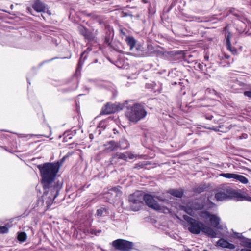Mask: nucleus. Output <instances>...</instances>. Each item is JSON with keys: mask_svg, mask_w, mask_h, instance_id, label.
<instances>
[{"mask_svg": "<svg viewBox=\"0 0 251 251\" xmlns=\"http://www.w3.org/2000/svg\"><path fill=\"white\" fill-rule=\"evenodd\" d=\"M131 209L135 211L139 210L143 204L144 201L150 208L156 210H160L161 207L154 200V197L150 194H143L138 191L130 195L128 198Z\"/></svg>", "mask_w": 251, "mask_h": 251, "instance_id": "nucleus-1", "label": "nucleus"}, {"mask_svg": "<svg viewBox=\"0 0 251 251\" xmlns=\"http://www.w3.org/2000/svg\"><path fill=\"white\" fill-rule=\"evenodd\" d=\"M147 115L144 105L135 103L131 106H127L125 112L126 118L131 122L137 123L144 119Z\"/></svg>", "mask_w": 251, "mask_h": 251, "instance_id": "nucleus-3", "label": "nucleus"}, {"mask_svg": "<svg viewBox=\"0 0 251 251\" xmlns=\"http://www.w3.org/2000/svg\"><path fill=\"white\" fill-rule=\"evenodd\" d=\"M224 177L227 178H233L235 179L236 174L234 173H222L220 175Z\"/></svg>", "mask_w": 251, "mask_h": 251, "instance_id": "nucleus-27", "label": "nucleus"}, {"mask_svg": "<svg viewBox=\"0 0 251 251\" xmlns=\"http://www.w3.org/2000/svg\"><path fill=\"white\" fill-rule=\"evenodd\" d=\"M224 191L226 197L228 200L239 197V194L229 187H226Z\"/></svg>", "mask_w": 251, "mask_h": 251, "instance_id": "nucleus-13", "label": "nucleus"}, {"mask_svg": "<svg viewBox=\"0 0 251 251\" xmlns=\"http://www.w3.org/2000/svg\"><path fill=\"white\" fill-rule=\"evenodd\" d=\"M193 18V20L195 21H198L199 22H201L203 21L202 20H201V18L200 17H194Z\"/></svg>", "mask_w": 251, "mask_h": 251, "instance_id": "nucleus-36", "label": "nucleus"}, {"mask_svg": "<svg viewBox=\"0 0 251 251\" xmlns=\"http://www.w3.org/2000/svg\"><path fill=\"white\" fill-rule=\"evenodd\" d=\"M215 198L218 201H222L224 200H228L226 197L225 192H219L216 193Z\"/></svg>", "mask_w": 251, "mask_h": 251, "instance_id": "nucleus-20", "label": "nucleus"}, {"mask_svg": "<svg viewBox=\"0 0 251 251\" xmlns=\"http://www.w3.org/2000/svg\"><path fill=\"white\" fill-rule=\"evenodd\" d=\"M67 156H64L62 159H61L60 160H58L57 162H53L52 163L55 165L58 166V170H59V168L62 166L63 163H64L65 159L67 158Z\"/></svg>", "mask_w": 251, "mask_h": 251, "instance_id": "nucleus-28", "label": "nucleus"}, {"mask_svg": "<svg viewBox=\"0 0 251 251\" xmlns=\"http://www.w3.org/2000/svg\"><path fill=\"white\" fill-rule=\"evenodd\" d=\"M240 24H241V25L242 26H243H243H246L245 24L244 23H243V22H241V23H240Z\"/></svg>", "mask_w": 251, "mask_h": 251, "instance_id": "nucleus-47", "label": "nucleus"}, {"mask_svg": "<svg viewBox=\"0 0 251 251\" xmlns=\"http://www.w3.org/2000/svg\"><path fill=\"white\" fill-rule=\"evenodd\" d=\"M123 106L111 103H107L103 106L100 112V115H107L115 113L122 110Z\"/></svg>", "mask_w": 251, "mask_h": 251, "instance_id": "nucleus-6", "label": "nucleus"}, {"mask_svg": "<svg viewBox=\"0 0 251 251\" xmlns=\"http://www.w3.org/2000/svg\"><path fill=\"white\" fill-rule=\"evenodd\" d=\"M210 219V222L212 226L217 229H223V226L220 225L221 219L215 214H212Z\"/></svg>", "mask_w": 251, "mask_h": 251, "instance_id": "nucleus-9", "label": "nucleus"}, {"mask_svg": "<svg viewBox=\"0 0 251 251\" xmlns=\"http://www.w3.org/2000/svg\"><path fill=\"white\" fill-rule=\"evenodd\" d=\"M238 238L241 240L240 244L241 245V246L251 248V239L245 238L242 235H240V236H238Z\"/></svg>", "mask_w": 251, "mask_h": 251, "instance_id": "nucleus-16", "label": "nucleus"}, {"mask_svg": "<svg viewBox=\"0 0 251 251\" xmlns=\"http://www.w3.org/2000/svg\"><path fill=\"white\" fill-rule=\"evenodd\" d=\"M84 53H85V52H83L81 54V57H80V58L79 59V62L78 64V67L81 66L83 65L84 60L83 61H82V58L83 55L84 54Z\"/></svg>", "mask_w": 251, "mask_h": 251, "instance_id": "nucleus-33", "label": "nucleus"}, {"mask_svg": "<svg viewBox=\"0 0 251 251\" xmlns=\"http://www.w3.org/2000/svg\"><path fill=\"white\" fill-rule=\"evenodd\" d=\"M201 232L211 238H215L217 235L216 232L214 229L205 224L202 226Z\"/></svg>", "mask_w": 251, "mask_h": 251, "instance_id": "nucleus-14", "label": "nucleus"}, {"mask_svg": "<svg viewBox=\"0 0 251 251\" xmlns=\"http://www.w3.org/2000/svg\"><path fill=\"white\" fill-rule=\"evenodd\" d=\"M226 48L228 50H229L233 54L235 55L237 54V50L234 47H232L231 44L230 45V47H229L228 46H226Z\"/></svg>", "mask_w": 251, "mask_h": 251, "instance_id": "nucleus-30", "label": "nucleus"}, {"mask_svg": "<svg viewBox=\"0 0 251 251\" xmlns=\"http://www.w3.org/2000/svg\"><path fill=\"white\" fill-rule=\"evenodd\" d=\"M32 7L38 12H44L47 9V5L40 0H35L32 5Z\"/></svg>", "mask_w": 251, "mask_h": 251, "instance_id": "nucleus-11", "label": "nucleus"}, {"mask_svg": "<svg viewBox=\"0 0 251 251\" xmlns=\"http://www.w3.org/2000/svg\"><path fill=\"white\" fill-rule=\"evenodd\" d=\"M104 42L108 45V46H111V43L110 42V38L109 37H105Z\"/></svg>", "mask_w": 251, "mask_h": 251, "instance_id": "nucleus-35", "label": "nucleus"}, {"mask_svg": "<svg viewBox=\"0 0 251 251\" xmlns=\"http://www.w3.org/2000/svg\"><path fill=\"white\" fill-rule=\"evenodd\" d=\"M113 158H118L124 160H126L128 157L125 153L117 152L113 155Z\"/></svg>", "mask_w": 251, "mask_h": 251, "instance_id": "nucleus-25", "label": "nucleus"}, {"mask_svg": "<svg viewBox=\"0 0 251 251\" xmlns=\"http://www.w3.org/2000/svg\"><path fill=\"white\" fill-rule=\"evenodd\" d=\"M12 226L9 222L7 223L4 226H0V233L4 234L8 232V229Z\"/></svg>", "mask_w": 251, "mask_h": 251, "instance_id": "nucleus-22", "label": "nucleus"}, {"mask_svg": "<svg viewBox=\"0 0 251 251\" xmlns=\"http://www.w3.org/2000/svg\"><path fill=\"white\" fill-rule=\"evenodd\" d=\"M205 58L208 59V57H205Z\"/></svg>", "mask_w": 251, "mask_h": 251, "instance_id": "nucleus-51", "label": "nucleus"}, {"mask_svg": "<svg viewBox=\"0 0 251 251\" xmlns=\"http://www.w3.org/2000/svg\"><path fill=\"white\" fill-rule=\"evenodd\" d=\"M224 58L226 59H228L230 57V56L228 55H227V54H225L224 55Z\"/></svg>", "mask_w": 251, "mask_h": 251, "instance_id": "nucleus-44", "label": "nucleus"}, {"mask_svg": "<svg viewBox=\"0 0 251 251\" xmlns=\"http://www.w3.org/2000/svg\"><path fill=\"white\" fill-rule=\"evenodd\" d=\"M126 41L127 45L129 46L131 50L135 45L136 40L132 36H127L126 38Z\"/></svg>", "mask_w": 251, "mask_h": 251, "instance_id": "nucleus-18", "label": "nucleus"}, {"mask_svg": "<svg viewBox=\"0 0 251 251\" xmlns=\"http://www.w3.org/2000/svg\"><path fill=\"white\" fill-rule=\"evenodd\" d=\"M17 239L21 243L25 242L27 238V234L25 232H18Z\"/></svg>", "mask_w": 251, "mask_h": 251, "instance_id": "nucleus-19", "label": "nucleus"}, {"mask_svg": "<svg viewBox=\"0 0 251 251\" xmlns=\"http://www.w3.org/2000/svg\"><path fill=\"white\" fill-rule=\"evenodd\" d=\"M87 16L90 17L92 20H96L100 24H101L102 23V19L100 18V16L94 13H90L88 14Z\"/></svg>", "mask_w": 251, "mask_h": 251, "instance_id": "nucleus-23", "label": "nucleus"}, {"mask_svg": "<svg viewBox=\"0 0 251 251\" xmlns=\"http://www.w3.org/2000/svg\"><path fill=\"white\" fill-rule=\"evenodd\" d=\"M78 30L79 33L84 36L85 40H87L88 42L95 40V35L87 28L82 25H79L78 26Z\"/></svg>", "mask_w": 251, "mask_h": 251, "instance_id": "nucleus-7", "label": "nucleus"}, {"mask_svg": "<svg viewBox=\"0 0 251 251\" xmlns=\"http://www.w3.org/2000/svg\"><path fill=\"white\" fill-rule=\"evenodd\" d=\"M111 190H112V191H115V192L120 191V190H119V188H118V187H114V188H112Z\"/></svg>", "mask_w": 251, "mask_h": 251, "instance_id": "nucleus-39", "label": "nucleus"}, {"mask_svg": "<svg viewBox=\"0 0 251 251\" xmlns=\"http://www.w3.org/2000/svg\"><path fill=\"white\" fill-rule=\"evenodd\" d=\"M183 217L184 220L188 223L189 226L195 220V219L186 215H183Z\"/></svg>", "mask_w": 251, "mask_h": 251, "instance_id": "nucleus-29", "label": "nucleus"}, {"mask_svg": "<svg viewBox=\"0 0 251 251\" xmlns=\"http://www.w3.org/2000/svg\"><path fill=\"white\" fill-rule=\"evenodd\" d=\"M157 200H158L159 201H167V200L166 199H163L162 198V197L161 196H156L155 197Z\"/></svg>", "mask_w": 251, "mask_h": 251, "instance_id": "nucleus-37", "label": "nucleus"}, {"mask_svg": "<svg viewBox=\"0 0 251 251\" xmlns=\"http://www.w3.org/2000/svg\"><path fill=\"white\" fill-rule=\"evenodd\" d=\"M212 214H211L208 211H201L199 215L204 220H206L208 219H210V217H211Z\"/></svg>", "mask_w": 251, "mask_h": 251, "instance_id": "nucleus-24", "label": "nucleus"}, {"mask_svg": "<svg viewBox=\"0 0 251 251\" xmlns=\"http://www.w3.org/2000/svg\"><path fill=\"white\" fill-rule=\"evenodd\" d=\"M230 34L228 33L226 36V46H228L229 47H230Z\"/></svg>", "mask_w": 251, "mask_h": 251, "instance_id": "nucleus-31", "label": "nucleus"}, {"mask_svg": "<svg viewBox=\"0 0 251 251\" xmlns=\"http://www.w3.org/2000/svg\"><path fill=\"white\" fill-rule=\"evenodd\" d=\"M193 209H191V207H189L186 209V211L188 214L191 215V213L193 212Z\"/></svg>", "mask_w": 251, "mask_h": 251, "instance_id": "nucleus-38", "label": "nucleus"}, {"mask_svg": "<svg viewBox=\"0 0 251 251\" xmlns=\"http://www.w3.org/2000/svg\"><path fill=\"white\" fill-rule=\"evenodd\" d=\"M212 118H213V116H210L208 117H207V119H210V120L212 119Z\"/></svg>", "mask_w": 251, "mask_h": 251, "instance_id": "nucleus-48", "label": "nucleus"}, {"mask_svg": "<svg viewBox=\"0 0 251 251\" xmlns=\"http://www.w3.org/2000/svg\"><path fill=\"white\" fill-rule=\"evenodd\" d=\"M240 251H251V249L244 248V249H242Z\"/></svg>", "mask_w": 251, "mask_h": 251, "instance_id": "nucleus-43", "label": "nucleus"}, {"mask_svg": "<svg viewBox=\"0 0 251 251\" xmlns=\"http://www.w3.org/2000/svg\"><path fill=\"white\" fill-rule=\"evenodd\" d=\"M198 67L201 70H202L203 69V65L202 64H199L198 65Z\"/></svg>", "mask_w": 251, "mask_h": 251, "instance_id": "nucleus-41", "label": "nucleus"}, {"mask_svg": "<svg viewBox=\"0 0 251 251\" xmlns=\"http://www.w3.org/2000/svg\"><path fill=\"white\" fill-rule=\"evenodd\" d=\"M244 95L247 97H248L250 98H251V91H244Z\"/></svg>", "mask_w": 251, "mask_h": 251, "instance_id": "nucleus-34", "label": "nucleus"}, {"mask_svg": "<svg viewBox=\"0 0 251 251\" xmlns=\"http://www.w3.org/2000/svg\"><path fill=\"white\" fill-rule=\"evenodd\" d=\"M38 168L39 170L41 177V184H50V182L55 181L57 174L59 171L58 166L52 163H45L43 165H39Z\"/></svg>", "mask_w": 251, "mask_h": 251, "instance_id": "nucleus-2", "label": "nucleus"}, {"mask_svg": "<svg viewBox=\"0 0 251 251\" xmlns=\"http://www.w3.org/2000/svg\"><path fill=\"white\" fill-rule=\"evenodd\" d=\"M168 193L171 195L179 198H181L183 195V191L181 189H170Z\"/></svg>", "mask_w": 251, "mask_h": 251, "instance_id": "nucleus-17", "label": "nucleus"}, {"mask_svg": "<svg viewBox=\"0 0 251 251\" xmlns=\"http://www.w3.org/2000/svg\"><path fill=\"white\" fill-rule=\"evenodd\" d=\"M250 5H251V2H250Z\"/></svg>", "mask_w": 251, "mask_h": 251, "instance_id": "nucleus-52", "label": "nucleus"}, {"mask_svg": "<svg viewBox=\"0 0 251 251\" xmlns=\"http://www.w3.org/2000/svg\"><path fill=\"white\" fill-rule=\"evenodd\" d=\"M44 190V195L47 197L46 204L48 207L50 206L53 201L58 196L62 188V183L59 181L50 182V184H41Z\"/></svg>", "mask_w": 251, "mask_h": 251, "instance_id": "nucleus-4", "label": "nucleus"}, {"mask_svg": "<svg viewBox=\"0 0 251 251\" xmlns=\"http://www.w3.org/2000/svg\"><path fill=\"white\" fill-rule=\"evenodd\" d=\"M216 244L217 246L224 248H228L232 250L235 248V246L234 244L230 243L223 238L220 239Z\"/></svg>", "mask_w": 251, "mask_h": 251, "instance_id": "nucleus-12", "label": "nucleus"}, {"mask_svg": "<svg viewBox=\"0 0 251 251\" xmlns=\"http://www.w3.org/2000/svg\"><path fill=\"white\" fill-rule=\"evenodd\" d=\"M105 150L107 151H113L117 150L118 148H121L120 144L115 142L114 140L108 141L104 144Z\"/></svg>", "mask_w": 251, "mask_h": 251, "instance_id": "nucleus-10", "label": "nucleus"}, {"mask_svg": "<svg viewBox=\"0 0 251 251\" xmlns=\"http://www.w3.org/2000/svg\"><path fill=\"white\" fill-rule=\"evenodd\" d=\"M124 16H131V17H132L133 15L131 14H129V13H124Z\"/></svg>", "mask_w": 251, "mask_h": 251, "instance_id": "nucleus-42", "label": "nucleus"}, {"mask_svg": "<svg viewBox=\"0 0 251 251\" xmlns=\"http://www.w3.org/2000/svg\"><path fill=\"white\" fill-rule=\"evenodd\" d=\"M235 179L244 184H246L249 182L248 179L246 177L238 174H236Z\"/></svg>", "mask_w": 251, "mask_h": 251, "instance_id": "nucleus-21", "label": "nucleus"}, {"mask_svg": "<svg viewBox=\"0 0 251 251\" xmlns=\"http://www.w3.org/2000/svg\"><path fill=\"white\" fill-rule=\"evenodd\" d=\"M112 245L115 249L120 251H130L134 249V243L126 240L118 239L112 242Z\"/></svg>", "mask_w": 251, "mask_h": 251, "instance_id": "nucleus-5", "label": "nucleus"}, {"mask_svg": "<svg viewBox=\"0 0 251 251\" xmlns=\"http://www.w3.org/2000/svg\"><path fill=\"white\" fill-rule=\"evenodd\" d=\"M234 234L236 236V237L238 238V236H240V235H242L241 234L237 233V232H234Z\"/></svg>", "mask_w": 251, "mask_h": 251, "instance_id": "nucleus-40", "label": "nucleus"}, {"mask_svg": "<svg viewBox=\"0 0 251 251\" xmlns=\"http://www.w3.org/2000/svg\"><path fill=\"white\" fill-rule=\"evenodd\" d=\"M53 59V58L51 59H50V60H48V61H47L46 62H48V61H51V60H52Z\"/></svg>", "mask_w": 251, "mask_h": 251, "instance_id": "nucleus-49", "label": "nucleus"}, {"mask_svg": "<svg viewBox=\"0 0 251 251\" xmlns=\"http://www.w3.org/2000/svg\"><path fill=\"white\" fill-rule=\"evenodd\" d=\"M189 207H190L191 209L195 210H201L203 208L204 205L202 203L195 201L189 203Z\"/></svg>", "mask_w": 251, "mask_h": 251, "instance_id": "nucleus-15", "label": "nucleus"}, {"mask_svg": "<svg viewBox=\"0 0 251 251\" xmlns=\"http://www.w3.org/2000/svg\"><path fill=\"white\" fill-rule=\"evenodd\" d=\"M203 251H208L207 250H204Z\"/></svg>", "mask_w": 251, "mask_h": 251, "instance_id": "nucleus-50", "label": "nucleus"}, {"mask_svg": "<svg viewBox=\"0 0 251 251\" xmlns=\"http://www.w3.org/2000/svg\"><path fill=\"white\" fill-rule=\"evenodd\" d=\"M103 83V84L102 85L103 86L106 87L108 86V85L106 84L108 83V82H104Z\"/></svg>", "mask_w": 251, "mask_h": 251, "instance_id": "nucleus-45", "label": "nucleus"}, {"mask_svg": "<svg viewBox=\"0 0 251 251\" xmlns=\"http://www.w3.org/2000/svg\"><path fill=\"white\" fill-rule=\"evenodd\" d=\"M134 156L133 154H131L129 156V158L130 159H133L134 158Z\"/></svg>", "mask_w": 251, "mask_h": 251, "instance_id": "nucleus-46", "label": "nucleus"}, {"mask_svg": "<svg viewBox=\"0 0 251 251\" xmlns=\"http://www.w3.org/2000/svg\"><path fill=\"white\" fill-rule=\"evenodd\" d=\"M203 226V223L195 220L188 226V229L191 233L193 234H199L201 231L202 228Z\"/></svg>", "mask_w": 251, "mask_h": 251, "instance_id": "nucleus-8", "label": "nucleus"}, {"mask_svg": "<svg viewBox=\"0 0 251 251\" xmlns=\"http://www.w3.org/2000/svg\"><path fill=\"white\" fill-rule=\"evenodd\" d=\"M101 232V230H94V229H92L90 231V233L91 234H93V235H98V234H100Z\"/></svg>", "mask_w": 251, "mask_h": 251, "instance_id": "nucleus-32", "label": "nucleus"}, {"mask_svg": "<svg viewBox=\"0 0 251 251\" xmlns=\"http://www.w3.org/2000/svg\"><path fill=\"white\" fill-rule=\"evenodd\" d=\"M104 213L107 214L108 210L105 208L101 207L97 210L96 215L98 217L104 215Z\"/></svg>", "mask_w": 251, "mask_h": 251, "instance_id": "nucleus-26", "label": "nucleus"}]
</instances>
